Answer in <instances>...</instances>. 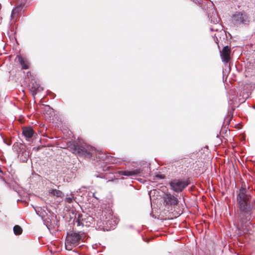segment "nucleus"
I'll return each mask as SVG.
<instances>
[{
    "mask_svg": "<svg viewBox=\"0 0 255 255\" xmlns=\"http://www.w3.org/2000/svg\"><path fill=\"white\" fill-rule=\"evenodd\" d=\"M84 239V235L81 232H72L67 234L65 240V248L68 251H71L72 249L80 244L81 241Z\"/></svg>",
    "mask_w": 255,
    "mask_h": 255,
    "instance_id": "nucleus-3",
    "label": "nucleus"
},
{
    "mask_svg": "<svg viewBox=\"0 0 255 255\" xmlns=\"http://www.w3.org/2000/svg\"><path fill=\"white\" fill-rule=\"evenodd\" d=\"M170 189L173 191L179 193L182 192L189 184L187 180L174 179L169 183Z\"/></svg>",
    "mask_w": 255,
    "mask_h": 255,
    "instance_id": "nucleus-5",
    "label": "nucleus"
},
{
    "mask_svg": "<svg viewBox=\"0 0 255 255\" xmlns=\"http://www.w3.org/2000/svg\"><path fill=\"white\" fill-rule=\"evenodd\" d=\"M13 232L16 235H19L22 232V228L18 225H15L13 227Z\"/></svg>",
    "mask_w": 255,
    "mask_h": 255,
    "instance_id": "nucleus-19",
    "label": "nucleus"
},
{
    "mask_svg": "<svg viewBox=\"0 0 255 255\" xmlns=\"http://www.w3.org/2000/svg\"><path fill=\"white\" fill-rule=\"evenodd\" d=\"M4 142L7 144V145H10L11 144V141L10 140H5L3 139Z\"/></svg>",
    "mask_w": 255,
    "mask_h": 255,
    "instance_id": "nucleus-24",
    "label": "nucleus"
},
{
    "mask_svg": "<svg viewBox=\"0 0 255 255\" xmlns=\"http://www.w3.org/2000/svg\"><path fill=\"white\" fill-rule=\"evenodd\" d=\"M87 219L88 220L89 222H91V221H93V219L91 217H87Z\"/></svg>",
    "mask_w": 255,
    "mask_h": 255,
    "instance_id": "nucleus-26",
    "label": "nucleus"
},
{
    "mask_svg": "<svg viewBox=\"0 0 255 255\" xmlns=\"http://www.w3.org/2000/svg\"><path fill=\"white\" fill-rule=\"evenodd\" d=\"M49 194L53 196L57 197H62L63 196L62 192L57 189H51L49 191Z\"/></svg>",
    "mask_w": 255,
    "mask_h": 255,
    "instance_id": "nucleus-16",
    "label": "nucleus"
},
{
    "mask_svg": "<svg viewBox=\"0 0 255 255\" xmlns=\"http://www.w3.org/2000/svg\"><path fill=\"white\" fill-rule=\"evenodd\" d=\"M18 61L22 66V68L23 69H27L28 68V63L26 60H25L21 56H18Z\"/></svg>",
    "mask_w": 255,
    "mask_h": 255,
    "instance_id": "nucleus-17",
    "label": "nucleus"
},
{
    "mask_svg": "<svg viewBox=\"0 0 255 255\" xmlns=\"http://www.w3.org/2000/svg\"><path fill=\"white\" fill-rule=\"evenodd\" d=\"M218 37L221 38V37L220 36V35H219V34L218 33H216L213 36V38L214 39V41H215V42L217 44H218V42H219Z\"/></svg>",
    "mask_w": 255,
    "mask_h": 255,
    "instance_id": "nucleus-23",
    "label": "nucleus"
},
{
    "mask_svg": "<svg viewBox=\"0 0 255 255\" xmlns=\"http://www.w3.org/2000/svg\"><path fill=\"white\" fill-rule=\"evenodd\" d=\"M251 195L246 188L242 187L238 193L237 201L239 206V211L238 218L241 222L244 233L248 231V229L244 228L250 224L248 222L254 217L253 211V205L250 202Z\"/></svg>",
    "mask_w": 255,
    "mask_h": 255,
    "instance_id": "nucleus-1",
    "label": "nucleus"
},
{
    "mask_svg": "<svg viewBox=\"0 0 255 255\" xmlns=\"http://www.w3.org/2000/svg\"><path fill=\"white\" fill-rule=\"evenodd\" d=\"M21 9V6L20 5H19L18 6H17L16 7H15V8L13 9L12 11H11V17H14L15 14H16L17 13H18L19 12V11Z\"/></svg>",
    "mask_w": 255,
    "mask_h": 255,
    "instance_id": "nucleus-20",
    "label": "nucleus"
},
{
    "mask_svg": "<svg viewBox=\"0 0 255 255\" xmlns=\"http://www.w3.org/2000/svg\"><path fill=\"white\" fill-rule=\"evenodd\" d=\"M43 89L37 83H33L30 89L32 95L34 97L37 93L43 91Z\"/></svg>",
    "mask_w": 255,
    "mask_h": 255,
    "instance_id": "nucleus-15",
    "label": "nucleus"
},
{
    "mask_svg": "<svg viewBox=\"0 0 255 255\" xmlns=\"http://www.w3.org/2000/svg\"><path fill=\"white\" fill-rule=\"evenodd\" d=\"M86 219H83V218L81 220L80 217L79 216L78 219L77 220L78 225L79 226H80V225L84 226L85 223H87V221H86Z\"/></svg>",
    "mask_w": 255,
    "mask_h": 255,
    "instance_id": "nucleus-22",
    "label": "nucleus"
},
{
    "mask_svg": "<svg viewBox=\"0 0 255 255\" xmlns=\"http://www.w3.org/2000/svg\"><path fill=\"white\" fill-rule=\"evenodd\" d=\"M95 176L97 177H100V178H102V177L101 176H99V175H95Z\"/></svg>",
    "mask_w": 255,
    "mask_h": 255,
    "instance_id": "nucleus-29",
    "label": "nucleus"
},
{
    "mask_svg": "<svg viewBox=\"0 0 255 255\" xmlns=\"http://www.w3.org/2000/svg\"><path fill=\"white\" fill-rule=\"evenodd\" d=\"M35 210L36 213L43 219L45 217V215L47 214L46 211L44 209H42L41 208H37V209H35Z\"/></svg>",
    "mask_w": 255,
    "mask_h": 255,
    "instance_id": "nucleus-18",
    "label": "nucleus"
},
{
    "mask_svg": "<svg viewBox=\"0 0 255 255\" xmlns=\"http://www.w3.org/2000/svg\"><path fill=\"white\" fill-rule=\"evenodd\" d=\"M141 169H136L131 171H118L117 173L120 175L126 176H137L140 174L141 172Z\"/></svg>",
    "mask_w": 255,
    "mask_h": 255,
    "instance_id": "nucleus-13",
    "label": "nucleus"
},
{
    "mask_svg": "<svg viewBox=\"0 0 255 255\" xmlns=\"http://www.w3.org/2000/svg\"><path fill=\"white\" fill-rule=\"evenodd\" d=\"M231 49L228 46H225L221 52V56L224 62L228 63L230 59Z\"/></svg>",
    "mask_w": 255,
    "mask_h": 255,
    "instance_id": "nucleus-12",
    "label": "nucleus"
},
{
    "mask_svg": "<svg viewBox=\"0 0 255 255\" xmlns=\"http://www.w3.org/2000/svg\"><path fill=\"white\" fill-rule=\"evenodd\" d=\"M95 195V193H93V197L98 199V198L97 197H96Z\"/></svg>",
    "mask_w": 255,
    "mask_h": 255,
    "instance_id": "nucleus-28",
    "label": "nucleus"
},
{
    "mask_svg": "<svg viewBox=\"0 0 255 255\" xmlns=\"http://www.w3.org/2000/svg\"><path fill=\"white\" fill-rule=\"evenodd\" d=\"M163 199L166 206H174L177 205L179 202L177 197L168 192L165 194Z\"/></svg>",
    "mask_w": 255,
    "mask_h": 255,
    "instance_id": "nucleus-8",
    "label": "nucleus"
},
{
    "mask_svg": "<svg viewBox=\"0 0 255 255\" xmlns=\"http://www.w3.org/2000/svg\"><path fill=\"white\" fill-rule=\"evenodd\" d=\"M156 177L160 179H163L164 178V176L163 175H158Z\"/></svg>",
    "mask_w": 255,
    "mask_h": 255,
    "instance_id": "nucleus-25",
    "label": "nucleus"
},
{
    "mask_svg": "<svg viewBox=\"0 0 255 255\" xmlns=\"http://www.w3.org/2000/svg\"><path fill=\"white\" fill-rule=\"evenodd\" d=\"M103 224H105L108 228H110V229H112L115 228L117 223L115 220L110 216L109 218L106 217L105 220H104Z\"/></svg>",
    "mask_w": 255,
    "mask_h": 255,
    "instance_id": "nucleus-14",
    "label": "nucleus"
},
{
    "mask_svg": "<svg viewBox=\"0 0 255 255\" xmlns=\"http://www.w3.org/2000/svg\"><path fill=\"white\" fill-rule=\"evenodd\" d=\"M96 157L98 158L100 160H106L107 159V161L112 162L114 164H118V160L115 157L111 156V155H106L105 154L103 153L102 152H98L96 153Z\"/></svg>",
    "mask_w": 255,
    "mask_h": 255,
    "instance_id": "nucleus-9",
    "label": "nucleus"
},
{
    "mask_svg": "<svg viewBox=\"0 0 255 255\" xmlns=\"http://www.w3.org/2000/svg\"><path fill=\"white\" fill-rule=\"evenodd\" d=\"M215 13H216V12H215ZM214 14V12H213L212 14ZM208 17H209V18H210L211 17V16H210V15H208ZM212 19H213V20L214 19H213V15H212Z\"/></svg>",
    "mask_w": 255,
    "mask_h": 255,
    "instance_id": "nucleus-27",
    "label": "nucleus"
},
{
    "mask_svg": "<svg viewBox=\"0 0 255 255\" xmlns=\"http://www.w3.org/2000/svg\"><path fill=\"white\" fill-rule=\"evenodd\" d=\"M13 147V149L17 151L19 159L22 162L27 161L29 157V152L25 149L24 146L20 145L19 146L17 143L14 144Z\"/></svg>",
    "mask_w": 255,
    "mask_h": 255,
    "instance_id": "nucleus-6",
    "label": "nucleus"
},
{
    "mask_svg": "<svg viewBox=\"0 0 255 255\" xmlns=\"http://www.w3.org/2000/svg\"><path fill=\"white\" fill-rule=\"evenodd\" d=\"M45 220L47 223V226L49 229L50 228L55 229L59 226V221L55 215L53 214L51 216V219L48 218Z\"/></svg>",
    "mask_w": 255,
    "mask_h": 255,
    "instance_id": "nucleus-10",
    "label": "nucleus"
},
{
    "mask_svg": "<svg viewBox=\"0 0 255 255\" xmlns=\"http://www.w3.org/2000/svg\"><path fill=\"white\" fill-rule=\"evenodd\" d=\"M35 132L31 127H25L22 128V134L27 141H30Z\"/></svg>",
    "mask_w": 255,
    "mask_h": 255,
    "instance_id": "nucleus-11",
    "label": "nucleus"
},
{
    "mask_svg": "<svg viewBox=\"0 0 255 255\" xmlns=\"http://www.w3.org/2000/svg\"><path fill=\"white\" fill-rule=\"evenodd\" d=\"M74 199H75V198L74 196V194H71L69 197H66L65 198V201L66 202H67L68 203H71L73 202V201L74 200Z\"/></svg>",
    "mask_w": 255,
    "mask_h": 255,
    "instance_id": "nucleus-21",
    "label": "nucleus"
},
{
    "mask_svg": "<svg viewBox=\"0 0 255 255\" xmlns=\"http://www.w3.org/2000/svg\"><path fill=\"white\" fill-rule=\"evenodd\" d=\"M85 225L86 226H89V225H88V224H86Z\"/></svg>",
    "mask_w": 255,
    "mask_h": 255,
    "instance_id": "nucleus-30",
    "label": "nucleus"
},
{
    "mask_svg": "<svg viewBox=\"0 0 255 255\" xmlns=\"http://www.w3.org/2000/svg\"><path fill=\"white\" fill-rule=\"evenodd\" d=\"M213 20L212 18V16L210 18V21L211 23H213L215 25L214 26H212L210 27V30L212 31H220V33L224 34L225 31L223 30V26L219 23L220 19L216 13H214L213 14Z\"/></svg>",
    "mask_w": 255,
    "mask_h": 255,
    "instance_id": "nucleus-7",
    "label": "nucleus"
},
{
    "mask_svg": "<svg viewBox=\"0 0 255 255\" xmlns=\"http://www.w3.org/2000/svg\"><path fill=\"white\" fill-rule=\"evenodd\" d=\"M69 147L74 153L79 155L90 158L95 151L94 148L83 141L79 140L78 142L73 141L70 143Z\"/></svg>",
    "mask_w": 255,
    "mask_h": 255,
    "instance_id": "nucleus-2",
    "label": "nucleus"
},
{
    "mask_svg": "<svg viewBox=\"0 0 255 255\" xmlns=\"http://www.w3.org/2000/svg\"><path fill=\"white\" fill-rule=\"evenodd\" d=\"M233 22L237 26L248 25L251 21L249 15L245 12H238L232 17Z\"/></svg>",
    "mask_w": 255,
    "mask_h": 255,
    "instance_id": "nucleus-4",
    "label": "nucleus"
}]
</instances>
